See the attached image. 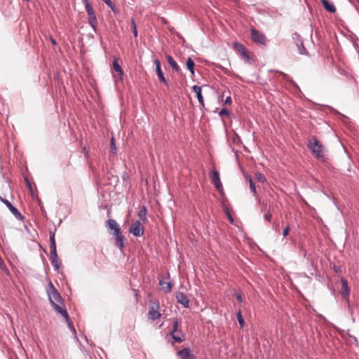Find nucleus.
<instances>
[{
  "instance_id": "43",
  "label": "nucleus",
  "mask_w": 359,
  "mask_h": 359,
  "mask_svg": "<svg viewBox=\"0 0 359 359\" xmlns=\"http://www.w3.org/2000/svg\"><path fill=\"white\" fill-rule=\"evenodd\" d=\"M26 184H27V187H28L30 190H32V186H31V184H30V182H29V180H26Z\"/></svg>"
},
{
  "instance_id": "24",
  "label": "nucleus",
  "mask_w": 359,
  "mask_h": 359,
  "mask_svg": "<svg viewBox=\"0 0 359 359\" xmlns=\"http://www.w3.org/2000/svg\"><path fill=\"white\" fill-rule=\"evenodd\" d=\"M88 23L91 26V27L93 29V30H96V23H97V18L96 15L94 14L93 15H88Z\"/></svg>"
},
{
  "instance_id": "32",
  "label": "nucleus",
  "mask_w": 359,
  "mask_h": 359,
  "mask_svg": "<svg viewBox=\"0 0 359 359\" xmlns=\"http://www.w3.org/2000/svg\"><path fill=\"white\" fill-rule=\"evenodd\" d=\"M130 25H131V29H132L134 36L137 37V30L136 24H135V22L134 20H131Z\"/></svg>"
},
{
  "instance_id": "15",
  "label": "nucleus",
  "mask_w": 359,
  "mask_h": 359,
  "mask_svg": "<svg viewBox=\"0 0 359 359\" xmlns=\"http://www.w3.org/2000/svg\"><path fill=\"white\" fill-rule=\"evenodd\" d=\"M51 305H52V306L54 308V309L56 311H57L63 317H65L67 320H69V315H68V313H67V310L65 308L62 307L61 306H60L59 304H57L55 302H52V304Z\"/></svg>"
},
{
  "instance_id": "23",
  "label": "nucleus",
  "mask_w": 359,
  "mask_h": 359,
  "mask_svg": "<svg viewBox=\"0 0 359 359\" xmlns=\"http://www.w3.org/2000/svg\"><path fill=\"white\" fill-rule=\"evenodd\" d=\"M186 65H187V69L191 73V74L194 75L195 63L193 61V60L191 58L189 57L188 60H187Z\"/></svg>"
},
{
  "instance_id": "46",
  "label": "nucleus",
  "mask_w": 359,
  "mask_h": 359,
  "mask_svg": "<svg viewBox=\"0 0 359 359\" xmlns=\"http://www.w3.org/2000/svg\"><path fill=\"white\" fill-rule=\"evenodd\" d=\"M266 205H264V206L262 207L261 210H262V211L265 210H266Z\"/></svg>"
},
{
  "instance_id": "26",
  "label": "nucleus",
  "mask_w": 359,
  "mask_h": 359,
  "mask_svg": "<svg viewBox=\"0 0 359 359\" xmlns=\"http://www.w3.org/2000/svg\"><path fill=\"white\" fill-rule=\"evenodd\" d=\"M110 147H111V152H110V156H115L116 154L117 149L115 144V140L114 137H111L110 140Z\"/></svg>"
},
{
  "instance_id": "8",
  "label": "nucleus",
  "mask_w": 359,
  "mask_h": 359,
  "mask_svg": "<svg viewBox=\"0 0 359 359\" xmlns=\"http://www.w3.org/2000/svg\"><path fill=\"white\" fill-rule=\"evenodd\" d=\"M106 227L108 229L109 233L112 236H116L117 233H121L119 225L114 219L107 220Z\"/></svg>"
},
{
  "instance_id": "19",
  "label": "nucleus",
  "mask_w": 359,
  "mask_h": 359,
  "mask_svg": "<svg viewBox=\"0 0 359 359\" xmlns=\"http://www.w3.org/2000/svg\"><path fill=\"white\" fill-rule=\"evenodd\" d=\"M113 236L115 238L116 245L122 250L123 248H124V245H123L124 236H123V235L121 232L119 233H117L116 236Z\"/></svg>"
},
{
  "instance_id": "16",
  "label": "nucleus",
  "mask_w": 359,
  "mask_h": 359,
  "mask_svg": "<svg viewBox=\"0 0 359 359\" xmlns=\"http://www.w3.org/2000/svg\"><path fill=\"white\" fill-rule=\"evenodd\" d=\"M320 1L326 11L332 13L336 12L337 9L333 3L329 1L328 0H320Z\"/></svg>"
},
{
  "instance_id": "4",
  "label": "nucleus",
  "mask_w": 359,
  "mask_h": 359,
  "mask_svg": "<svg viewBox=\"0 0 359 359\" xmlns=\"http://www.w3.org/2000/svg\"><path fill=\"white\" fill-rule=\"evenodd\" d=\"M292 39L293 41L295 43L299 54L307 55L308 51L306 50L304 46L303 40L301 36L298 33L295 32L292 34Z\"/></svg>"
},
{
  "instance_id": "6",
  "label": "nucleus",
  "mask_w": 359,
  "mask_h": 359,
  "mask_svg": "<svg viewBox=\"0 0 359 359\" xmlns=\"http://www.w3.org/2000/svg\"><path fill=\"white\" fill-rule=\"evenodd\" d=\"M0 201L6 205V206L9 209L11 212L15 216V217L18 219L22 220L23 216L20 212V211L13 206L10 201H8L7 199L4 198L2 196H0Z\"/></svg>"
},
{
  "instance_id": "17",
  "label": "nucleus",
  "mask_w": 359,
  "mask_h": 359,
  "mask_svg": "<svg viewBox=\"0 0 359 359\" xmlns=\"http://www.w3.org/2000/svg\"><path fill=\"white\" fill-rule=\"evenodd\" d=\"M192 89H193V91L196 94V97H197V99H198L199 103L202 106H204L203 97L201 94V87L199 86L195 85L193 86Z\"/></svg>"
},
{
  "instance_id": "41",
  "label": "nucleus",
  "mask_w": 359,
  "mask_h": 359,
  "mask_svg": "<svg viewBox=\"0 0 359 359\" xmlns=\"http://www.w3.org/2000/svg\"><path fill=\"white\" fill-rule=\"evenodd\" d=\"M224 103L226 104H230L231 103V98L230 96H228L226 97L224 100Z\"/></svg>"
},
{
  "instance_id": "38",
  "label": "nucleus",
  "mask_w": 359,
  "mask_h": 359,
  "mask_svg": "<svg viewBox=\"0 0 359 359\" xmlns=\"http://www.w3.org/2000/svg\"><path fill=\"white\" fill-rule=\"evenodd\" d=\"M103 2H104L109 8H111V10H114V5L111 2V0H102Z\"/></svg>"
},
{
  "instance_id": "3",
  "label": "nucleus",
  "mask_w": 359,
  "mask_h": 359,
  "mask_svg": "<svg viewBox=\"0 0 359 359\" xmlns=\"http://www.w3.org/2000/svg\"><path fill=\"white\" fill-rule=\"evenodd\" d=\"M160 305L159 302H151L149 305V311L147 313L148 318L151 320H155L161 318V314L159 312Z\"/></svg>"
},
{
  "instance_id": "44",
  "label": "nucleus",
  "mask_w": 359,
  "mask_h": 359,
  "mask_svg": "<svg viewBox=\"0 0 359 359\" xmlns=\"http://www.w3.org/2000/svg\"><path fill=\"white\" fill-rule=\"evenodd\" d=\"M50 41H51L52 44H53V45H56L57 44L56 41L53 38H52V37L50 38Z\"/></svg>"
},
{
  "instance_id": "14",
  "label": "nucleus",
  "mask_w": 359,
  "mask_h": 359,
  "mask_svg": "<svg viewBox=\"0 0 359 359\" xmlns=\"http://www.w3.org/2000/svg\"><path fill=\"white\" fill-rule=\"evenodd\" d=\"M154 64H155V66H156V72L158 75V77L159 79V80L164 83H166V79L163 75V73L161 70V62L158 60V59H156L154 60Z\"/></svg>"
},
{
  "instance_id": "33",
  "label": "nucleus",
  "mask_w": 359,
  "mask_h": 359,
  "mask_svg": "<svg viewBox=\"0 0 359 359\" xmlns=\"http://www.w3.org/2000/svg\"><path fill=\"white\" fill-rule=\"evenodd\" d=\"M50 247H56L55 233L52 232L50 233Z\"/></svg>"
},
{
  "instance_id": "9",
  "label": "nucleus",
  "mask_w": 359,
  "mask_h": 359,
  "mask_svg": "<svg viewBox=\"0 0 359 359\" xmlns=\"http://www.w3.org/2000/svg\"><path fill=\"white\" fill-rule=\"evenodd\" d=\"M210 178L211 180V182L215 185L218 191H220L223 189L222 184L219 179V174L217 170H212L211 171L210 173Z\"/></svg>"
},
{
  "instance_id": "34",
  "label": "nucleus",
  "mask_w": 359,
  "mask_h": 359,
  "mask_svg": "<svg viewBox=\"0 0 359 359\" xmlns=\"http://www.w3.org/2000/svg\"><path fill=\"white\" fill-rule=\"evenodd\" d=\"M50 260H51V264L53 266V267L55 268V269L58 270L59 266H60L58 257H57L55 259L52 258V259H50Z\"/></svg>"
},
{
  "instance_id": "31",
  "label": "nucleus",
  "mask_w": 359,
  "mask_h": 359,
  "mask_svg": "<svg viewBox=\"0 0 359 359\" xmlns=\"http://www.w3.org/2000/svg\"><path fill=\"white\" fill-rule=\"evenodd\" d=\"M50 259H55L57 257V249H56V247H50Z\"/></svg>"
},
{
  "instance_id": "25",
  "label": "nucleus",
  "mask_w": 359,
  "mask_h": 359,
  "mask_svg": "<svg viewBox=\"0 0 359 359\" xmlns=\"http://www.w3.org/2000/svg\"><path fill=\"white\" fill-rule=\"evenodd\" d=\"M241 56L245 62L246 63L252 64V62H254L253 58L248 53V50L245 51V53H243Z\"/></svg>"
},
{
  "instance_id": "47",
  "label": "nucleus",
  "mask_w": 359,
  "mask_h": 359,
  "mask_svg": "<svg viewBox=\"0 0 359 359\" xmlns=\"http://www.w3.org/2000/svg\"><path fill=\"white\" fill-rule=\"evenodd\" d=\"M71 330H72L74 333H76V330L74 329V327H71Z\"/></svg>"
},
{
  "instance_id": "48",
  "label": "nucleus",
  "mask_w": 359,
  "mask_h": 359,
  "mask_svg": "<svg viewBox=\"0 0 359 359\" xmlns=\"http://www.w3.org/2000/svg\"><path fill=\"white\" fill-rule=\"evenodd\" d=\"M230 221H231V222H233V219L231 217H230Z\"/></svg>"
},
{
  "instance_id": "39",
  "label": "nucleus",
  "mask_w": 359,
  "mask_h": 359,
  "mask_svg": "<svg viewBox=\"0 0 359 359\" xmlns=\"http://www.w3.org/2000/svg\"><path fill=\"white\" fill-rule=\"evenodd\" d=\"M257 179L262 182H264L266 180L265 177L261 173L257 174Z\"/></svg>"
},
{
  "instance_id": "49",
  "label": "nucleus",
  "mask_w": 359,
  "mask_h": 359,
  "mask_svg": "<svg viewBox=\"0 0 359 359\" xmlns=\"http://www.w3.org/2000/svg\"><path fill=\"white\" fill-rule=\"evenodd\" d=\"M350 1H353V0H349Z\"/></svg>"
},
{
  "instance_id": "2",
  "label": "nucleus",
  "mask_w": 359,
  "mask_h": 359,
  "mask_svg": "<svg viewBox=\"0 0 359 359\" xmlns=\"http://www.w3.org/2000/svg\"><path fill=\"white\" fill-rule=\"evenodd\" d=\"M308 146L318 158L323 157V146L316 137H313L312 140L309 142Z\"/></svg>"
},
{
  "instance_id": "20",
  "label": "nucleus",
  "mask_w": 359,
  "mask_h": 359,
  "mask_svg": "<svg viewBox=\"0 0 359 359\" xmlns=\"http://www.w3.org/2000/svg\"><path fill=\"white\" fill-rule=\"evenodd\" d=\"M82 1L88 15H93L94 14H95L89 0H82Z\"/></svg>"
},
{
  "instance_id": "13",
  "label": "nucleus",
  "mask_w": 359,
  "mask_h": 359,
  "mask_svg": "<svg viewBox=\"0 0 359 359\" xmlns=\"http://www.w3.org/2000/svg\"><path fill=\"white\" fill-rule=\"evenodd\" d=\"M176 299L177 302L182 304L185 308L189 307V299L187 297V295L182 292H178L176 293Z\"/></svg>"
},
{
  "instance_id": "40",
  "label": "nucleus",
  "mask_w": 359,
  "mask_h": 359,
  "mask_svg": "<svg viewBox=\"0 0 359 359\" xmlns=\"http://www.w3.org/2000/svg\"><path fill=\"white\" fill-rule=\"evenodd\" d=\"M290 231V227L287 226V227H285L283 231V236H287L288 233Z\"/></svg>"
},
{
  "instance_id": "35",
  "label": "nucleus",
  "mask_w": 359,
  "mask_h": 359,
  "mask_svg": "<svg viewBox=\"0 0 359 359\" xmlns=\"http://www.w3.org/2000/svg\"><path fill=\"white\" fill-rule=\"evenodd\" d=\"M159 284L163 286L164 284H167L166 292H170L172 290V284L170 283H166L163 280H160Z\"/></svg>"
},
{
  "instance_id": "29",
  "label": "nucleus",
  "mask_w": 359,
  "mask_h": 359,
  "mask_svg": "<svg viewBox=\"0 0 359 359\" xmlns=\"http://www.w3.org/2000/svg\"><path fill=\"white\" fill-rule=\"evenodd\" d=\"M147 208L144 206L138 213L139 217L142 220H146Z\"/></svg>"
},
{
  "instance_id": "10",
  "label": "nucleus",
  "mask_w": 359,
  "mask_h": 359,
  "mask_svg": "<svg viewBox=\"0 0 359 359\" xmlns=\"http://www.w3.org/2000/svg\"><path fill=\"white\" fill-rule=\"evenodd\" d=\"M251 38L253 41L260 44H264L266 37L264 34L255 29H251Z\"/></svg>"
},
{
  "instance_id": "30",
  "label": "nucleus",
  "mask_w": 359,
  "mask_h": 359,
  "mask_svg": "<svg viewBox=\"0 0 359 359\" xmlns=\"http://www.w3.org/2000/svg\"><path fill=\"white\" fill-rule=\"evenodd\" d=\"M249 185L251 191L253 192L254 195H257L256 186L255 182L252 181V178L249 177Z\"/></svg>"
},
{
  "instance_id": "7",
  "label": "nucleus",
  "mask_w": 359,
  "mask_h": 359,
  "mask_svg": "<svg viewBox=\"0 0 359 359\" xmlns=\"http://www.w3.org/2000/svg\"><path fill=\"white\" fill-rule=\"evenodd\" d=\"M129 232L135 236L140 237L144 233V227L140 221H135L130 226Z\"/></svg>"
},
{
  "instance_id": "18",
  "label": "nucleus",
  "mask_w": 359,
  "mask_h": 359,
  "mask_svg": "<svg viewBox=\"0 0 359 359\" xmlns=\"http://www.w3.org/2000/svg\"><path fill=\"white\" fill-rule=\"evenodd\" d=\"M113 68H114V71L118 73V74L120 76V79L122 80L124 73H123V71L121 67L119 65L116 58H114V60L113 61Z\"/></svg>"
},
{
  "instance_id": "42",
  "label": "nucleus",
  "mask_w": 359,
  "mask_h": 359,
  "mask_svg": "<svg viewBox=\"0 0 359 359\" xmlns=\"http://www.w3.org/2000/svg\"><path fill=\"white\" fill-rule=\"evenodd\" d=\"M236 299L241 302L243 301V298L241 294H236Z\"/></svg>"
},
{
  "instance_id": "5",
  "label": "nucleus",
  "mask_w": 359,
  "mask_h": 359,
  "mask_svg": "<svg viewBox=\"0 0 359 359\" xmlns=\"http://www.w3.org/2000/svg\"><path fill=\"white\" fill-rule=\"evenodd\" d=\"M49 290H48L49 300L50 304H52V302L62 303V297L60 293L57 291V290L54 287L53 283L50 282Z\"/></svg>"
},
{
  "instance_id": "21",
  "label": "nucleus",
  "mask_w": 359,
  "mask_h": 359,
  "mask_svg": "<svg viewBox=\"0 0 359 359\" xmlns=\"http://www.w3.org/2000/svg\"><path fill=\"white\" fill-rule=\"evenodd\" d=\"M167 60L174 71L178 72L180 70L177 63L175 61V60L171 55H167Z\"/></svg>"
},
{
  "instance_id": "36",
  "label": "nucleus",
  "mask_w": 359,
  "mask_h": 359,
  "mask_svg": "<svg viewBox=\"0 0 359 359\" xmlns=\"http://www.w3.org/2000/svg\"><path fill=\"white\" fill-rule=\"evenodd\" d=\"M219 116H229L230 111L227 108H222L219 113Z\"/></svg>"
},
{
  "instance_id": "27",
  "label": "nucleus",
  "mask_w": 359,
  "mask_h": 359,
  "mask_svg": "<svg viewBox=\"0 0 359 359\" xmlns=\"http://www.w3.org/2000/svg\"><path fill=\"white\" fill-rule=\"evenodd\" d=\"M276 72L279 73L283 76V79L285 80L286 81L290 83L293 86H297L296 83L292 80V79L287 74L280 71H276Z\"/></svg>"
},
{
  "instance_id": "12",
  "label": "nucleus",
  "mask_w": 359,
  "mask_h": 359,
  "mask_svg": "<svg viewBox=\"0 0 359 359\" xmlns=\"http://www.w3.org/2000/svg\"><path fill=\"white\" fill-rule=\"evenodd\" d=\"M177 355L180 359L195 358V355L193 354L191 350L189 347L184 348L182 350L177 351Z\"/></svg>"
},
{
  "instance_id": "1",
  "label": "nucleus",
  "mask_w": 359,
  "mask_h": 359,
  "mask_svg": "<svg viewBox=\"0 0 359 359\" xmlns=\"http://www.w3.org/2000/svg\"><path fill=\"white\" fill-rule=\"evenodd\" d=\"M180 321L175 318L172 319V329L170 332V335L175 342L181 343L184 340V334L181 330H178Z\"/></svg>"
},
{
  "instance_id": "45",
  "label": "nucleus",
  "mask_w": 359,
  "mask_h": 359,
  "mask_svg": "<svg viewBox=\"0 0 359 359\" xmlns=\"http://www.w3.org/2000/svg\"><path fill=\"white\" fill-rule=\"evenodd\" d=\"M83 152L85 154L86 156H88V151H86V147L83 149Z\"/></svg>"
},
{
  "instance_id": "11",
  "label": "nucleus",
  "mask_w": 359,
  "mask_h": 359,
  "mask_svg": "<svg viewBox=\"0 0 359 359\" xmlns=\"http://www.w3.org/2000/svg\"><path fill=\"white\" fill-rule=\"evenodd\" d=\"M340 281L341 283V296L344 299H345L347 302H348V300H349L348 297L350 295V288L348 285V281L344 278H341Z\"/></svg>"
},
{
  "instance_id": "28",
  "label": "nucleus",
  "mask_w": 359,
  "mask_h": 359,
  "mask_svg": "<svg viewBox=\"0 0 359 359\" xmlns=\"http://www.w3.org/2000/svg\"><path fill=\"white\" fill-rule=\"evenodd\" d=\"M236 317H237V320L238 321V323L241 326V327H243L244 325H245V320H244V318L241 314V311H239L237 313H236Z\"/></svg>"
},
{
  "instance_id": "37",
  "label": "nucleus",
  "mask_w": 359,
  "mask_h": 359,
  "mask_svg": "<svg viewBox=\"0 0 359 359\" xmlns=\"http://www.w3.org/2000/svg\"><path fill=\"white\" fill-rule=\"evenodd\" d=\"M271 213L270 212V210H269V211L264 214V220L267 221V222H271Z\"/></svg>"
},
{
  "instance_id": "22",
  "label": "nucleus",
  "mask_w": 359,
  "mask_h": 359,
  "mask_svg": "<svg viewBox=\"0 0 359 359\" xmlns=\"http://www.w3.org/2000/svg\"><path fill=\"white\" fill-rule=\"evenodd\" d=\"M233 48L236 51H237L238 53H240L241 55L245 53V51H247V48L241 43L235 42L233 43Z\"/></svg>"
}]
</instances>
